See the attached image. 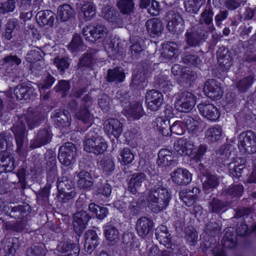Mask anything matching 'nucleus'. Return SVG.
Instances as JSON below:
<instances>
[{
    "instance_id": "obj_1",
    "label": "nucleus",
    "mask_w": 256,
    "mask_h": 256,
    "mask_svg": "<svg viewBox=\"0 0 256 256\" xmlns=\"http://www.w3.org/2000/svg\"><path fill=\"white\" fill-rule=\"evenodd\" d=\"M44 114L39 108H28L26 112L16 117L12 130L14 134L16 145V151L20 152L22 148L26 133V124L32 129L38 126L44 118Z\"/></svg>"
},
{
    "instance_id": "obj_2",
    "label": "nucleus",
    "mask_w": 256,
    "mask_h": 256,
    "mask_svg": "<svg viewBox=\"0 0 256 256\" xmlns=\"http://www.w3.org/2000/svg\"><path fill=\"white\" fill-rule=\"evenodd\" d=\"M157 182L148 192L146 201L148 207L154 212L158 213L166 208L171 197L168 190L162 184V178L157 175L152 176Z\"/></svg>"
},
{
    "instance_id": "obj_3",
    "label": "nucleus",
    "mask_w": 256,
    "mask_h": 256,
    "mask_svg": "<svg viewBox=\"0 0 256 256\" xmlns=\"http://www.w3.org/2000/svg\"><path fill=\"white\" fill-rule=\"evenodd\" d=\"M238 146L240 151L248 154L256 152V136L252 130L243 132L238 136Z\"/></svg>"
},
{
    "instance_id": "obj_4",
    "label": "nucleus",
    "mask_w": 256,
    "mask_h": 256,
    "mask_svg": "<svg viewBox=\"0 0 256 256\" xmlns=\"http://www.w3.org/2000/svg\"><path fill=\"white\" fill-rule=\"evenodd\" d=\"M196 102V98L192 94L184 92L178 95L174 106L179 112H188L193 108Z\"/></svg>"
},
{
    "instance_id": "obj_5",
    "label": "nucleus",
    "mask_w": 256,
    "mask_h": 256,
    "mask_svg": "<svg viewBox=\"0 0 256 256\" xmlns=\"http://www.w3.org/2000/svg\"><path fill=\"white\" fill-rule=\"evenodd\" d=\"M76 148L75 145L70 142L64 143L58 150V159L62 165L70 166L76 157Z\"/></svg>"
},
{
    "instance_id": "obj_6",
    "label": "nucleus",
    "mask_w": 256,
    "mask_h": 256,
    "mask_svg": "<svg viewBox=\"0 0 256 256\" xmlns=\"http://www.w3.org/2000/svg\"><path fill=\"white\" fill-rule=\"evenodd\" d=\"M166 18L168 22L166 28L170 32L179 34L184 30V20L178 12L170 10L166 13Z\"/></svg>"
},
{
    "instance_id": "obj_7",
    "label": "nucleus",
    "mask_w": 256,
    "mask_h": 256,
    "mask_svg": "<svg viewBox=\"0 0 256 256\" xmlns=\"http://www.w3.org/2000/svg\"><path fill=\"white\" fill-rule=\"evenodd\" d=\"M107 29L102 24H98L93 26H86L83 28L82 34L86 40L94 42L104 38L107 34Z\"/></svg>"
},
{
    "instance_id": "obj_8",
    "label": "nucleus",
    "mask_w": 256,
    "mask_h": 256,
    "mask_svg": "<svg viewBox=\"0 0 256 256\" xmlns=\"http://www.w3.org/2000/svg\"><path fill=\"white\" fill-rule=\"evenodd\" d=\"M198 28L194 26L190 32H188L186 34V40L188 45L195 46L200 44L202 40H204L208 36V33L202 30V26Z\"/></svg>"
},
{
    "instance_id": "obj_9",
    "label": "nucleus",
    "mask_w": 256,
    "mask_h": 256,
    "mask_svg": "<svg viewBox=\"0 0 256 256\" xmlns=\"http://www.w3.org/2000/svg\"><path fill=\"white\" fill-rule=\"evenodd\" d=\"M107 147L106 144L103 142L100 138L92 137L85 141L84 150L88 152H92L98 155L104 152Z\"/></svg>"
},
{
    "instance_id": "obj_10",
    "label": "nucleus",
    "mask_w": 256,
    "mask_h": 256,
    "mask_svg": "<svg viewBox=\"0 0 256 256\" xmlns=\"http://www.w3.org/2000/svg\"><path fill=\"white\" fill-rule=\"evenodd\" d=\"M91 216L84 210L78 212L74 214L72 221L73 228L78 235L80 236L83 232Z\"/></svg>"
},
{
    "instance_id": "obj_11",
    "label": "nucleus",
    "mask_w": 256,
    "mask_h": 256,
    "mask_svg": "<svg viewBox=\"0 0 256 256\" xmlns=\"http://www.w3.org/2000/svg\"><path fill=\"white\" fill-rule=\"evenodd\" d=\"M214 12L210 7H206L200 14L199 22L196 26L198 28L202 26V30H205L208 33V32H213L215 30L213 20Z\"/></svg>"
},
{
    "instance_id": "obj_12",
    "label": "nucleus",
    "mask_w": 256,
    "mask_h": 256,
    "mask_svg": "<svg viewBox=\"0 0 256 256\" xmlns=\"http://www.w3.org/2000/svg\"><path fill=\"white\" fill-rule=\"evenodd\" d=\"M146 101L148 109L152 111H156L162 104L163 96L159 91L152 90L146 92Z\"/></svg>"
},
{
    "instance_id": "obj_13",
    "label": "nucleus",
    "mask_w": 256,
    "mask_h": 256,
    "mask_svg": "<svg viewBox=\"0 0 256 256\" xmlns=\"http://www.w3.org/2000/svg\"><path fill=\"white\" fill-rule=\"evenodd\" d=\"M204 92L208 97L213 100L220 99L223 94L221 87L214 79H210L206 82Z\"/></svg>"
},
{
    "instance_id": "obj_14",
    "label": "nucleus",
    "mask_w": 256,
    "mask_h": 256,
    "mask_svg": "<svg viewBox=\"0 0 256 256\" xmlns=\"http://www.w3.org/2000/svg\"><path fill=\"white\" fill-rule=\"evenodd\" d=\"M198 108L200 114L210 120L216 121L220 116L219 110L213 104L200 103Z\"/></svg>"
},
{
    "instance_id": "obj_15",
    "label": "nucleus",
    "mask_w": 256,
    "mask_h": 256,
    "mask_svg": "<svg viewBox=\"0 0 256 256\" xmlns=\"http://www.w3.org/2000/svg\"><path fill=\"white\" fill-rule=\"evenodd\" d=\"M230 54L229 50L224 46L220 47L216 52L218 62L223 71L228 70L232 66V58Z\"/></svg>"
},
{
    "instance_id": "obj_16",
    "label": "nucleus",
    "mask_w": 256,
    "mask_h": 256,
    "mask_svg": "<svg viewBox=\"0 0 256 256\" xmlns=\"http://www.w3.org/2000/svg\"><path fill=\"white\" fill-rule=\"evenodd\" d=\"M172 180L179 186L187 185L192 180V174L186 169L178 168L170 174Z\"/></svg>"
},
{
    "instance_id": "obj_17",
    "label": "nucleus",
    "mask_w": 256,
    "mask_h": 256,
    "mask_svg": "<svg viewBox=\"0 0 256 256\" xmlns=\"http://www.w3.org/2000/svg\"><path fill=\"white\" fill-rule=\"evenodd\" d=\"M52 134L48 128L40 129L30 145L32 148H40L50 142Z\"/></svg>"
},
{
    "instance_id": "obj_18",
    "label": "nucleus",
    "mask_w": 256,
    "mask_h": 256,
    "mask_svg": "<svg viewBox=\"0 0 256 256\" xmlns=\"http://www.w3.org/2000/svg\"><path fill=\"white\" fill-rule=\"evenodd\" d=\"M146 176L143 172H138L133 174L128 182V190L132 194L138 192L146 180Z\"/></svg>"
},
{
    "instance_id": "obj_19",
    "label": "nucleus",
    "mask_w": 256,
    "mask_h": 256,
    "mask_svg": "<svg viewBox=\"0 0 256 256\" xmlns=\"http://www.w3.org/2000/svg\"><path fill=\"white\" fill-rule=\"evenodd\" d=\"M174 150L180 155H190L194 149V142L188 139L180 138L174 142Z\"/></svg>"
},
{
    "instance_id": "obj_20",
    "label": "nucleus",
    "mask_w": 256,
    "mask_h": 256,
    "mask_svg": "<svg viewBox=\"0 0 256 256\" xmlns=\"http://www.w3.org/2000/svg\"><path fill=\"white\" fill-rule=\"evenodd\" d=\"M104 130L108 134H112L116 138H118L122 133V124L117 119L110 118L105 121Z\"/></svg>"
},
{
    "instance_id": "obj_21",
    "label": "nucleus",
    "mask_w": 256,
    "mask_h": 256,
    "mask_svg": "<svg viewBox=\"0 0 256 256\" xmlns=\"http://www.w3.org/2000/svg\"><path fill=\"white\" fill-rule=\"evenodd\" d=\"M200 191L196 187L193 188L192 190L184 189L179 192L180 198L186 206H190L195 202Z\"/></svg>"
},
{
    "instance_id": "obj_22",
    "label": "nucleus",
    "mask_w": 256,
    "mask_h": 256,
    "mask_svg": "<svg viewBox=\"0 0 256 256\" xmlns=\"http://www.w3.org/2000/svg\"><path fill=\"white\" fill-rule=\"evenodd\" d=\"M153 226V222L147 217H142L138 220L136 229L138 234L142 238L148 234Z\"/></svg>"
},
{
    "instance_id": "obj_23",
    "label": "nucleus",
    "mask_w": 256,
    "mask_h": 256,
    "mask_svg": "<svg viewBox=\"0 0 256 256\" xmlns=\"http://www.w3.org/2000/svg\"><path fill=\"white\" fill-rule=\"evenodd\" d=\"M55 18L54 13L50 10H40L36 15V21L41 26H52Z\"/></svg>"
},
{
    "instance_id": "obj_24",
    "label": "nucleus",
    "mask_w": 256,
    "mask_h": 256,
    "mask_svg": "<svg viewBox=\"0 0 256 256\" xmlns=\"http://www.w3.org/2000/svg\"><path fill=\"white\" fill-rule=\"evenodd\" d=\"M158 165L164 166H174L178 164V160L172 152L168 149H162L158 152Z\"/></svg>"
},
{
    "instance_id": "obj_25",
    "label": "nucleus",
    "mask_w": 256,
    "mask_h": 256,
    "mask_svg": "<svg viewBox=\"0 0 256 256\" xmlns=\"http://www.w3.org/2000/svg\"><path fill=\"white\" fill-rule=\"evenodd\" d=\"M244 187L242 185L234 184L224 189L221 193L225 197L228 203H230L234 198H237L242 195Z\"/></svg>"
},
{
    "instance_id": "obj_26",
    "label": "nucleus",
    "mask_w": 256,
    "mask_h": 256,
    "mask_svg": "<svg viewBox=\"0 0 256 256\" xmlns=\"http://www.w3.org/2000/svg\"><path fill=\"white\" fill-rule=\"evenodd\" d=\"M146 26L148 33L152 37L160 36L163 30L162 23L157 18L147 20L146 22Z\"/></svg>"
},
{
    "instance_id": "obj_27",
    "label": "nucleus",
    "mask_w": 256,
    "mask_h": 256,
    "mask_svg": "<svg viewBox=\"0 0 256 256\" xmlns=\"http://www.w3.org/2000/svg\"><path fill=\"white\" fill-rule=\"evenodd\" d=\"M34 90L32 87L28 85H18L14 89V94L17 100L24 102L32 96Z\"/></svg>"
},
{
    "instance_id": "obj_28",
    "label": "nucleus",
    "mask_w": 256,
    "mask_h": 256,
    "mask_svg": "<svg viewBox=\"0 0 256 256\" xmlns=\"http://www.w3.org/2000/svg\"><path fill=\"white\" fill-rule=\"evenodd\" d=\"M15 168L14 156L5 153L0 154V173L12 172Z\"/></svg>"
},
{
    "instance_id": "obj_29",
    "label": "nucleus",
    "mask_w": 256,
    "mask_h": 256,
    "mask_svg": "<svg viewBox=\"0 0 256 256\" xmlns=\"http://www.w3.org/2000/svg\"><path fill=\"white\" fill-rule=\"evenodd\" d=\"M76 176L78 178L77 184L79 188L86 189L93 186L94 180L88 172L82 170L77 172Z\"/></svg>"
},
{
    "instance_id": "obj_30",
    "label": "nucleus",
    "mask_w": 256,
    "mask_h": 256,
    "mask_svg": "<svg viewBox=\"0 0 256 256\" xmlns=\"http://www.w3.org/2000/svg\"><path fill=\"white\" fill-rule=\"evenodd\" d=\"M155 235L160 244H164L168 248L170 247L171 236L166 226H161L156 228L155 231Z\"/></svg>"
},
{
    "instance_id": "obj_31",
    "label": "nucleus",
    "mask_w": 256,
    "mask_h": 256,
    "mask_svg": "<svg viewBox=\"0 0 256 256\" xmlns=\"http://www.w3.org/2000/svg\"><path fill=\"white\" fill-rule=\"evenodd\" d=\"M102 14L104 18L108 22L121 24V20L119 18L118 11L113 7L106 6L102 8Z\"/></svg>"
},
{
    "instance_id": "obj_32",
    "label": "nucleus",
    "mask_w": 256,
    "mask_h": 256,
    "mask_svg": "<svg viewBox=\"0 0 256 256\" xmlns=\"http://www.w3.org/2000/svg\"><path fill=\"white\" fill-rule=\"evenodd\" d=\"M144 113L142 104L140 102L130 104L128 108L126 110V116L134 120L139 119Z\"/></svg>"
},
{
    "instance_id": "obj_33",
    "label": "nucleus",
    "mask_w": 256,
    "mask_h": 256,
    "mask_svg": "<svg viewBox=\"0 0 256 256\" xmlns=\"http://www.w3.org/2000/svg\"><path fill=\"white\" fill-rule=\"evenodd\" d=\"M170 120L162 117L156 118L154 122V126L164 136L170 135Z\"/></svg>"
},
{
    "instance_id": "obj_34",
    "label": "nucleus",
    "mask_w": 256,
    "mask_h": 256,
    "mask_svg": "<svg viewBox=\"0 0 256 256\" xmlns=\"http://www.w3.org/2000/svg\"><path fill=\"white\" fill-rule=\"evenodd\" d=\"M130 40L132 44L130 46V51L132 56L136 58L144 50V41L140 36L130 37Z\"/></svg>"
},
{
    "instance_id": "obj_35",
    "label": "nucleus",
    "mask_w": 256,
    "mask_h": 256,
    "mask_svg": "<svg viewBox=\"0 0 256 256\" xmlns=\"http://www.w3.org/2000/svg\"><path fill=\"white\" fill-rule=\"evenodd\" d=\"M124 72L117 68L109 69L106 77V81L109 82H120L124 81Z\"/></svg>"
},
{
    "instance_id": "obj_36",
    "label": "nucleus",
    "mask_w": 256,
    "mask_h": 256,
    "mask_svg": "<svg viewBox=\"0 0 256 256\" xmlns=\"http://www.w3.org/2000/svg\"><path fill=\"white\" fill-rule=\"evenodd\" d=\"M181 122L188 129V132L192 134L196 133L198 130L200 122L198 120L194 119L188 114H184L181 117Z\"/></svg>"
},
{
    "instance_id": "obj_37",
    "label": "nucleus",
    "mask_w": 256,
    "mask_h": 256,
    "mask_svg": "<svg viewBox=\"0 0 256 256\" xmlns=\"http://www.w3.org/2000/svg\"><path fill=\"white\" fill-rule=\"evenodd\" d=\"M44 160L46 162V168L49 174H55L57 168L55 152L52 150H48L45 154Z\"/></svg>"
},
{
    "instance_id": "obj_38",
    "label": "nucleus",
    "mask_w": 256,
    "mask_h": 256,
    "mask_svg": "<svg viewBox=\"0 0 256 256\" xmlns=\"http://www.w3.org/2000/svg\"><path fill=\"white\" fill-rule=\"evenodd\" d=\"M205 137L212 142L220 140L222 136V130L220 126L216 125L208 128L204 132Z\"/></svg>"
},
{
    "instance_id": "obj_39",
    "label": "nucleus",
    "mask_w": 256,
    "mask_h": 256,
    "mask_svg": "<svg viewBox=\"0 0 256 256\" xmlns=\"http://www.w3.org/2000/svg\"><path fill=\"white\" fill-rule=\"evenodd\" d=\"M220 183L218 178L215 175L208 174L202 184V188L205 192H208L217 188Z\"/></svg>"
},
{
    "instance_id": "obj_40",
    "label": "nucleus",
    "mask_w": 256,
    "mask_h": 256,
    "mask_svg": "<svg viewBox=\"0 0 256 256\" xmlns=\"http://www.w3.org/2000/svg\"><path fill=\"white\" fill-rule=\"evenodd\" d=\"M224 247L228 248H234L236 244V236L233 231L229 228L226 230V233L222 240Z\"/></svg>"
},
{
    "instance_id": "obj_41",
    "label": "nucleus",
    "mask_w": 256,
    "mask_h": 256,
    "mask_svg": "<svg viewBox=\"0 0 256 256\" xmlns=\"http://www.w3.org/2000/svg\"><path fill=\"white\" fill-rule=\"evenodd\" d=\"M4 242V251L11 256H13L20 244L19 240L16 238H8Z\"/></svg>"
},
{
    "instance_id": "obj_42",
    "label": "nucleus",
    "mask_w": 256,
    "mask_h": 256,
    "mask_svg": "<svg viewBox=\"0 0 256 256\" xmlns=\"http://www.w3.org/2000/svg\"><path fill=\"white\" fill-rule=\"evenodd\" d=\"M74 12L69 4H64L58 7V14L60 20L66 22L73 16Z\"/></svg>"
},
{
    "instance_id": "obj_43",
    "label": "nucleus",
    "mask_w": 256,
    "mask_h": 256,
    "mask_svg": "<svg viewBox=\"0 0 256 256\" xmlns=\"http://www.w3.org/2000/svg\"><path fill=\"white\" fill-rule=\"evenodd\" d=\"M55 122L58 126H68L70 124L68 112L65 110H56L54 115Z\"/></svg>"
},
{
    "instance_id": "obj_44",
    "label": "nucleus",
    "mask_w": 256,
    "mask_h": 256,
    "mask_svg": "<svg viewBox=\"0 0 256 256\" xmlns=\"http://www.w3.org/2000/svg\"><path fill=\"white\" fill-rule=\"evenodd\" d=\"M154 84L164 92H170L173 86L172 82L168 79V77L162 75L158 76L156 79Z\"/></svg>"
},
{
    "instance_id": "obj_45",
    "label": "nucleus",
    "mask_w": 256,
    "mask_h": 256,
    "mask_svg": "<svg viewBox=\"0 0 256 256\" xmlns=\"http://www.w3.org/2000/svg\"><path fill=\"white\" fill-rule=\"evenodd\" d=\"M60 250L65 256H78L80 250L76 244L65 242L61 246Z\"/></svg>"
},
{
    "instance_id": "obj_46",
    "label": "nucleus",
    "mask_w": 256,
    "mask_h": 256,
    "mask_svg": "<svg viewBox=\"0 0 256 256\" xmlns=\"http://www.w3.org/2000/svg\"><path fill=\"white\" fill-rule=\"evenodd\" d=\"M117 6L122 14H130L134 11V4L133 0H118Z\"/></svg>"
},
{
    "instance_id": "obj_47",
    "label": "nucleus",
    "mask_w": 256,
    "mask_h": 256,
    "mask_svg": "<svg viewBox=\"0 0 256 256\" xmlns=\"http://www.w3.org/2000/svg\"><path fill=\"white\" fill-rule=\"evenodd\" d=\"M46 250L42 244H37L28 248L26 252L27 256H45Z\"/></svg>"
},
{
    "instance_id": "obj_48",
    "label": "nucleus",
    "mask_w": 256,
    "mask_h": 256,
    "mask_svg": "<svg viewBox=\"0 0 256 256\" xmlns=\"http://www.w3.org/2000/svg\"><path fill=\"white\" fill-rule=\"evenodd\" d=\"M216 155L218 156V162L220 164H222L226 166V163L230 161V150L226 146H222L216 152Z\"/></svg>"
},
{
    "instance_id": "obj_49",
    "label": "nucleus",
    "mask_w": 256,
    "mask_h": 256,
    "mask_svg": "<svg viewBox=\"0 0 256 256\" xmlns=\"http://www.w3.org/2000/svg\"><path fill=\"white\" fill-rule=\"evenodd\" d=\"M41 52L42 50L37 47L31 50L26 54V60L28 62L33 63L34 64L32 66L33 68H36V66H34V64L36 62H40L42 58Z\"/></svg>"
},
{
    "instance_id": "obj_50",
    "label": "nucleus",
    "mask_w": 256,
    "mask_h": 256,
    "mask_svg": "<svg viewBox=\"0 0 256 256\" xmlns=\"http://www.w3.org/2000/svg\"><path fill=\"white\" fill-rule=\"evenodd\" d=\"M226 202H224L217 198H214L208 202L209 210L212 212L218 213L223 210L226 206Z\"/></svg>"
},
{
    "instance_id": "obj_51",
    "label": "nucleus",
    "mask_w": 256,
    "mask_h": 256,
    "mask_svg": "<svg viewBox=\"0 0 256 256\" xmlns=\"http://www.w3.org/2000/svg\"><path fill=\"white\" fill-rule=\"evenodd\" d=\"M204 2L205 0H188L184 4L186 10L190 13L196 14Z\"/></svg>"
},
{
    "instance_id": "obj_52",
    "label": "nucleus",
    "mask_w": 256,
    "mask_h": 256,
    "mask_svg": "<svg viewBox=\"0 0 256 256\" xmlns=\"http://www.w3.org/2000/svg\"><path fill=\"white\" fill-rule=\"evenodd\" d=\"M177 51L174 43L166 44L162 46L161 55L166 59H170L175 56Z\"/></svg>"
},
{
    "instance_id": "obj_53",
    "label": "nucleus",
    "mask_w": 256,
    "mask_h": 256,
    "mask_svg": "<svg viewBox=\"0 0 256 256\" xmlns=\"http://www.w3.org/2000/svg\"><path fill=\"white\" fill-rule=\"evenodd\" d=\"M57 188L58 192L70 190L71 188H74V184L70 178L66 176H63L58 179Z\"/></svg>"
},
{
    "instance_id": "obj_54",
    "label": "nucleus",
    "mask_w": 256,
    "mask_h": 256,
    "mask_svg": "<svg viewBox=\"0 0 256 256\" xmlns=\"http://www.w3.org/2000/svg\"><path fill=\"white\" fill-rule=\"evenodd\" d=\"M76 116L78 120L85 124H89L92 119V116L88 110L87 106L81 107L80 110L76 114Z\"/></svg>"
},
{
    "instance_id": "obj_55",
    "label": "nucleus",
    "mask_w": 256,
    "mask_h": 256,
    "mask_svg": "<svg viewBox=\"0 0 256 256\" xmlns=\"http://www.w3.org/2000/svg\"><path fill=\"white\" fill-rule=\"evenodd\" d=\"M88 209L90 212L94 213L96 218L100 220L104 219L108 213L106 208L100 206L94 203H90L89 204Z\"/></svg>"
},
{
    "instance_id": "obj_56",
    "label": "nucleus",
    "mask_w": 256,
    "mask_h": 256,
    "mask_svg": "<svg viewBox=\"0 0 256 256\" xmlns=\"http://www.w3.org/2000/svg\"><path fill=\"white\" fill-rule=\"evenodd\" d=\"M26 206L19 205L15 206H10L8 208V209H10V212H7L8 215L12 218H20L24 216L26 213Z\"/></svg>"
},
{
    "instance_id": "obj_57",
    "label": "nucleus",
    "mask_w": 256,
    "mask_h": 256,
    "mask_svg": "<svg viewBox=\"0 0 256 256\" xmlns=\"http://www.w3.org/2000/svg\"><path fill=\"white\" fill-rule=\"evenodd\" d=\"M254 82V77L248 76L240 80L236 84V88L240 92H246L252 85Z\"/></svg>"
},
{
    "instance_id": "obj_58",
    "label": "nucleus",
    "mask_w": 256,
    "mask_h": 256,
    "mask_svg": "<svg viewBox=\"0 0 256 256\" xmlns=\"http://www.w3.org/2000/svg\"><path fill=\"white\" fill-rule=\"evenodd\" d=\"M83 46L84 44L82 38L78 34H75L73 36L71 42L68 46V48L72 52L79 51Z\"/></svg>"
},
{
    "instance_id": "obj_59",
    "label": "nucleus",
    "mask_w": 256,
    "mask_h": 256,
    "mask_svg": "<svg viewBox=\"0 0 256 256\" xmlns=\"http://www.w3.org/2000/svg\"><path fill=\"white\" fill-rule=\"evenodd\" d=\"M104 234L106 238L109 241L116 242L118 240L119 232L113 226L109 225L106 226Z\"/></svg>"
},
{
    "instance_id": "obj_60",
    "label": "nucleus",
    "mask_w": 256,
    "mask_h": 256,
    "mask_svg": "<svg viewBox=\"0 0 256 256\" xmlns=\"http://www.w3.org/2000/svg\"><path fill=\"white\" fill-rule=\"evenodd\" d=\"M54 64L58 70L63 73L66 69L68 68L70 62L68 58L58 56L54 58Z\"/></svg>"
},
{
    "instance_id": "obj_61",
    "label": "nucleus",
    "mask_w": 256,
    "mask_h": 256,
    "mask_svg": "<svg viewBox=\"0 0 256 256\" xmlns=\"http://www.w3.org/2000/svg\"><path fill=\"white\" fill-rule=\"evenodd\" d=\"M119 158L122 164H127L131 163L134 159V154L128 148H124L120 152Z\"/></svg>"
},
{
    "instance_id": "obj_62",
    "label": "nucleus",
    "mask_w": 256,
    "mask_h": 256,
    "mask_svg": "<svg viewBox=\"0 0 256 256\" xmlns=\"http://www.w3.org/2000/svg\"><path fill=\"white\" fill-rule=\"evenodd\" d=\"M81 10L86 20H91L96 13L93 4L90 2L84 4L82 6Z\"/></svg>"
},
{
    "instance_id": "obj_63",
    "label": "nucleus",
    "mask_w": 256,
    "mask_h": 256,
    "mask_svg": "<svg viewBox=\"0 0 256 256\" xmlns=\"http://www.w3.org/2000/svg\"><path fill=\"white\" fill-rule=\"evenodd\" d=\"M12 136L8 132L0 134V152L4 151L7 148L12 146Z\"/></svg>"
},
{
    "instance_id": "obj_64",
    "label": "nucleus",
    "mask_w": 256,
    "mask_h": 256,
    "mask_svg": "<svg viewBox=\"0 0 256 256\" xmlns=\"http://www.w3.org/2000/svg\"><path fill=\"white\" fill-rule=\"evenodd\" d=\"M220 228L219 224L216 222H208L206 224L204 228L205 232L211 236H218L220 232Z\"/></svg>"
}]
</instances>
